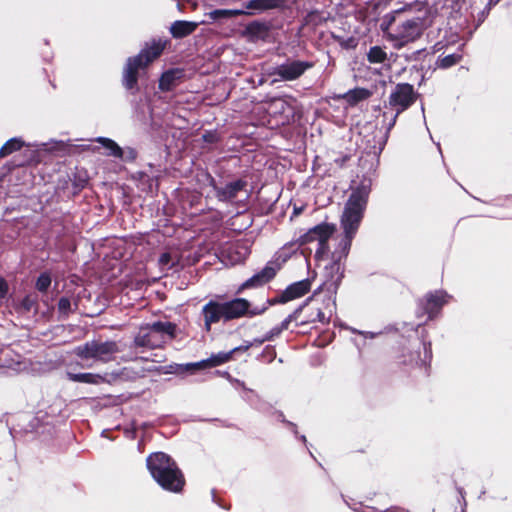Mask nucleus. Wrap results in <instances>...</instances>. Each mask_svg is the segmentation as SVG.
Returning <instances> with one entry per match:
<instances>
[{"mask_svg":"<svg viewBox=\"0 0 512 512\" xmlns=\"http://www.w3.org/2000/svg\"><path fill=\"white\" fill-rule=\"evenodd\" d=\"M367 197L368 192L365 189H358L352 192L345 205L341 217V226L345 233V240L341 245V250L339 252L336 251L333 254V257L336 261H340L348 254L353 235L357 231L361 222L363 211L367 202Z\"/></svg>","mask_w":512,"mask_h":512,"instance_id":"1","label":"nucleus"},{"mask_svg":"<svg viewBox=\"0 0 512 512\" xmlns=\"http://www.w3.org/2000/svg\"><path fill=\"white\" fill-rule=\"evenodd\" d=\"M403 11H415L418 15L404 21L394 34H390V38L397 48L417 40L423 31L432 24V11L425 3L409 4L403 8Z\"/></svg>","mask_w":512,"mask_h":512,"instance_id":"2","label":"nucleus"},{"mask_svg":"<svg viewBox=\"0 0 512 512\" xmlns=\"http://www.w3.org/2000/svg\"><path fill=\"white\" fill-rule=\"evenodd\" d=\"M147 466L152 477L165 489L177 492L184 485L182 474L170 457L164 453H155L148 457Z\"/></svg>","mask_w":512,"mask_h":512,"instance_id":"3","label":"nucleus"},{"mask_svg":"<svg viewBox=\"0 0 512 512\" xmlns=\"http://www.w3.org/2000/svg\"><path fill=\"white\" fill-rule=\"evenodd\" d=\"M176 326L170 322H155L151 326L142 327L135 338L138 347L158 349L161 343L175 335Z\"/></svg>","mask_w":512,"mask_h":512,"instance_id":"4","label":"nucleus"},{"mask_svg":"<svg viewBox=\"0 0 512 512\" xmlns=\"http://www.w3.org/2000/svg\"><path fill=\"white\" fill-rule=\"evenodd\" d=\"M163 49V43L154 42L151 46L139 53L138 56L128 59L123 76V83L127 89H132L136 85L137 71L140 68L148 66L152 61L158 58Z\"/></svg>","mask_w":512,"mask_h":512,"instance_id":"5","label":"nucleus"},{"mask_svg":"<svg viewBox=\"0 0 512 512\" xmlns=\"http://www.w3.org/2000/svg\"><path fill=\"white\" fill-rule=\"evenodd\" d=\"M163 49V43L154 42L151 46L139 53L138 56L128 59L123 76V83L127 89H132L136 85L137 71L140 68L148 66L152 61L158 58Z\"/></svg>","mask_w":512,"mask_h":512,"instance_id":"6","label":"nucleus"},{"mask_svg":"<svg viewBox=\"0 0 512 512\" xmlns=\"http://www.w3.org/2000/svg\"><path fill=\"white\" fill-rule=\"evenodd\" d=\"M335 225L322 223L307 231L299 238V244L304 245L312 242H318L319 250L317 255L323 254L326 249V244L331 235L335 232Z\"/></svg>","mask_w":512,"mask_h":512,"instance_id":"7","label":"nucleus"},{"mask_svg":"<svg viewBox=\"0 0 512 512\" xmlns=\"http://www.w3.org/2000/svg\"><path fill=\"white\" fill-rule=\"evenodd\" d=\"M414 101L413 87L409 84L398 85L390 96V104L406 109Z\"/></svg>","mask_w":512,"mask_h":512,"instance_id":"8","label":"nucleus"},{"mask_svg":"<svg viewBox=\"0 0 512 512\" xmlns=\"http://www.w3.org/2000/svg\"><path fill=\"white\" fill-rule=\"evenodd\" d=\"M222 309H224L225 320L239 318L249 312V302L243 298H237L222 303Z\"/></svg>","mask_w":512,"mask_h":512,"instance_id":"9","label":"nucleus"},{"mask_svg":"<svg viewBox=\"0 0 512 512\" xmlns=\"http://www.w3.org/2000/svg\"><path fill=\"white\" fill-rule=\"evenodd\" d=\"M311 65L305 62H292L279 66L277 68V75L283 80L291 81L301 76L306 69L310 68Z\"/></svg>","mask_w":512,"mask_h":512,"instance_id":"10","label":"nucleus"},{"mask_svg":"<svg viewBox=\"0 0 512 512\" xmlns=\"http://www.w3.org/2000/svg\"><path fill=\"white\" fill-rule=\"evenodd\" d=\"M203 314L205 327L207 330H209L212 323L224 319V309H222V303L209 302L203 307Z\"/></svg>","mask_w":512,"mask_h":512,"instance_id":"11","label":"nucleus"},{"mask_svg":"<svg viewBox=\"0 0 512 512\" xmlns=\"http://www.w3.org/2000/svg\"><path fill=\"white\" fill-rule=\"evenodd\" d=\"M248 254V248L241 244L229 245L222 252L223 257L232 265L242 262Z\"/></svg>","mask_w":512,"mask_h":512,"instance_id":"12","label":"nucleus"},{"mask_svg":"<svg viewBox=\"0 0 512 512\" xmlns=\"http://www.w3.org/2000/svg\"><path fill=\"white\" fill-rule=\"evenodd\" d=\"M198 27V23L190 21H175L171 27L170 32L175 38H182L193 33Z\"/></svg>","mask_w":512,"mask_h":512,"instance_id":"13","label":"nucleus"},{"mask_svg":"<svg viewBox=\"0 0 512 512\" xmlns=\"http://www.w3.org/2000/svg\"><path fill=\"white\" fill-rule=\"evenodd\" d=\"M183 76L180 69H171L164 72L159 80V88L163 91L170 90Z\"/></svg>","mask_w":512,"mask_h":512,"instance_id":"14","label":"nucleus"},{"mask_svg":"<svg viewBox=\"0 0 512 512\" xmlns=\"http://www.w3.org/2000/svg\"><path fill=\"white\" fill-rule=\"evenodd\" d=\"M310 285L307 281H300L290 285L283 293V300L290 301L302 297L309 291Z\"/></svg>","mask_w":512,"mask_h":512,"instance_id":"15","label":"nucleus"},{"mask_svg":"<svg viewBox=\"0 0 512 512\" xmlns=\"http://www.w3.org/2000/svg\"><path fill=\"white\" fill-rule=\"evenodd\" d=\"M447 302V295L444 292H436L427 296L426 311L429 314V318H432L434 312H436L442 305Z\"/></svg>","mask_w":512,"mask_h":512,"instance_id":"16","label":"nucleus"},{"mask_svg":"<svg viewBox=\"0 0 512 512\" xmlns=\"http://www.w3.org/2000/svg\"><path fill=\"white\" fill-rule=\"evenodd\" d=\"M371 96V92L364 88H356L340 95L338 98L345 99L350 105H356L358 102L366 100Z\"/></svg>","mask_w":512,"mask_h":512,"instance_id":"17","label":"nucleus"},{"mask_svg":"<svg viewBox=\"0 0 512 512\" xmlns=\"http://www.w3.org/2000/svg\"><path fill=\"white\" fill-rule=\"evenodd\" d=\"M275 275V270L271 267L264 268L259 274L250 278L244 283L243 287H250L254 285H261L269 281Z\"/></svg>","mask_w":512,"mask_h":512,"instance_id":"18","label":"nucleus"},{"mask_svg":"<svg viewBox=\"0 0 512 512\" xmlns=\"http://www.w3.org/2000/svg\"><path fill=\"white\" fill-rule=\"evenodd\" d=\"M228 360H229V354H222L221 357H213L206 361H201V362L193 363V364H187L185 366V369L186 370H194V369H201V368H206V367H210V366H216V365H218L222 362H226Z\"/></svg>","mask_w":512,"mask_h":512,"instance_id":"19","label":"nucleus"},{"mask_svg":"<svg viewBox=\"0 0 512 512\" xmlns=\"http://www.w3.org/2000/svg\"><path fill=\"white\" fill-rule=\"evenodd\" d=\"M118 350V347L113 342H91L86 344L83 352H114Z\"/></svg>","mask_w":512,"mask_h":512,"instance_id":"20","label":"nucleus"},{"mask_svg":"<svg viewBox=\"0 0 512 512\" xmlns=\"http://www.w3.org/2000/svg\"><path fill=\"white\" fill-rule=\"evenodd\" d=\"M245 12L243 10H232V9H218L211 11L209 13V17L213 20H217L220 18H231L239 15H243Z\"/></svg>","mask_w":512,"mask_h":512,"instance_id":"21","label":"nucleus"},{"mask_svg":"<svg viewBox=\"0 0 512 512\" xmlns=\"http://www.w3.org/2000/svg\"><path fill=\"white\" fill-rule=\"evenodd\" d=\"M97 142L102 144V146L109 151V155H112L115 157L122 156V149L113 140H111L109 138L100 137L97 139Z\"/></svg>","mask_w":512,"mask_h":512,"instance_id":"22","label":"nucleus"},{"mask_svg":"<svg viewBox=\"0 0 512 512\" xmlns=\"http://www.w3.org/2000/svg\"><path fill=\"white\" fill-rule=\"evenodd\" d=\"M22 145L23 142L20 139H10L0 149V156L5 157L11 154L12 152L19 150L22 147Z\"/></svg>","mask_w":512,"mask_h":512,"instance_id":"23","label":"nucleus"},{"mask_svg":"<svg viewBox=\"0 0 512 512\" xmlns=\"http://www.w3.org/2000/svg\"><path fill=\"white\" fill-rule=\"evenodd\" d=\"M50 285L51 276L46 272L40 274L36 281V289L39 290L40 292H45L47 291Z\"/></svg>","mask_w":512,"mask_h":512,"instance_id":"24","label":"nucleus"},{"mask_svg":"<svg viewBox=\"0 0 512 512\" xmlns=\"http://www.w3.org/2000/svg\"><path fill=\"white\" fill-rule=\"evenodd\" d=\"M385 57H386L385 52L379 47L371 48L369 51V54H368V58H369L370 62H373V63H380V62L384 61Z\"/></svg>","mask_w":512,"mask_h":512,"instance_id":"25","label":"nucleus"},{"mask_svg":"<svg viewBox=\"0 0 512 512\" xmlns=\"http://www.w3.org/2000/svg\"><path fill=\"white\" fill-rule=\"evenodd\" d=\"M331 269L336 272L335 278L331 281V283H325L328 286L329 290H335L338 286V283L341 280L342 274L340 273V266L338 264H334Z\"/></svg>","mask_w":512,"mask_h":512,"instance_id":"26","label":"nucleus"},{"mask_svg":"<svg viewBox=\"0 0 512 512\" xmlns=\"http://www.w3.org/2000/svg\"><path fill=\"white\" fill-rule=\"evenodd\" d=\"M58 309H59V312L62 314L70 313L72 311L71 301L66 297L61 298L58 303Z\"/></svg>","mask_w":512,"mask_h":512,"instance_id":"27","label":"nucleus"},{"mask_svg":"<svg viewBox=\"0 0 512 512\" xmlns=\"http://www.w3.org/2000/svg\"><path fill=\"white\" fill-rule=\"evenodd\" d=\"M459 61V57L456 55H447L440 60V66L443 68H448Z\"/></svg>","mask_w":512,"mask_h":512,"instance_id":"28","label":"nucleus"},{"mask_svg":"<svg viewBox=\"0 0 512 512\" xmlns=\"http://www.w3.org/2000/svg\"><path fill=\"white\" fill-rule=\"evenodd\" d=\"M226 189L228 196L233 197L238 190L242 189V183L240 181L231 183Z\"/></svg>","mask_w":512,"mask_h":512,"instance_id":"29","label":"nucleus"},{"mask_svg":"<svg viewBox=\"0 0 512 512\" xmlns=\"http://www.w3.org/2000/svg\"><path fill=\"white\" fill-rule=\"evenodd\" d=\"M267 5L264 4V0H252L247 4L248 9H260L265 8Z\"/></svg>","mask_w":512,"mask_h":512,"instance_id":"30","label":"nucleus"},{"mask_svg":"<svg viewBox=\"0 0 512 512\" xmlns=\"http://www.w3.org/2000/svg\"><path fill=\"white\" fill-rule=\"evenodd\" d=\"M8 292V283L2 277H0V299H3Z\"/></svg>","mask_w":512,"mask_h":512,"instance_id":"31","label":"nucleus"},{"mask_svg":"<svg viewBox=\"0 0 512 512\" xmlns=\"http://www.w3.org/2000/svg\"><path fill=\"white\" fill-rule=\"evenodd\" d=\"M35 305V300L30 296H26L22 301V306L25 310L29 311Z\"/></svg>","mask_w":512,"mask_h":512,"instance_id":"32","label":"nucleus"},{"mask_svg":"<svg viewBox=\"0 0 512 512\" xmlns=\"http://www.w3.org/2000/svg\"><path fill=\"white\" fill-rule=\"evenodd\" d=\"M171 261V256L169 253H164L161 255L160 259H159V263L161 266L163 267H168L169 266V263Z\"/></svg>","mask_w":512,"mask_h":512,"instance_id":"33","label":"nucleus"},{"mask_svg":"<svg viewBox=\"0 0 512 512\" xmlns=\"http://www.w3.org/2000/svg\"><path fill=\"white\" fill-rule=\"evenodd\" d=\"M317 317L321 322L325 320L324 314L319 309H317Z\"/></svg>","mask_w":512,"mask_h":512,"instance_id":"34","label":"nucleus"},{"mask_svg":"<svg viewBox=\"0 0 512 512\" xmlns=\"http://www.w3.org/2000/svg\"><path fill=\"white\" fill-rule=\"evenodd\" d=\"M260 342H257L256 344H251L250 346H246L245 349H249V348H253V349H257V344H259Z\"/></svg>","mask_w":512,"mask_h":512,"instance_id":"35","label":"nucleus"},{"mask_svg":"<svg viewBox=\"0 0 512 512\" xmlns=\"http://www.w3.org/2000/svg\"><path fill=\"white\" fill-rule=\"evenodd\" d=\"M84 378H86V375L77 376L75 379H84Z\"/></svg>","mask_w":512,"mask_h":512,"instance_id":"36","label":"nucleus"},{"mask_svg":"<svg viewBox=\"0 0 512 512\" xmlns=\"http://www.w3.org/2000/svg\"><path fill=\"white\" fill-rule=\"evenodd\" d=\"M265 308H263L262 310H259V311H251L252 314H257V313H260L264 310Z\"/></svg>","mask_w":512,"mask_h":512,"instance_id":"37","label":"nucleus"}]
</instances>
